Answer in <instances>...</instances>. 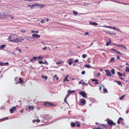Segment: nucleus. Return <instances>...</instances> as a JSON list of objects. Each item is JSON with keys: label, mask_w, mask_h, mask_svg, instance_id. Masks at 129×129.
<instances>
[{"label": "nucleus", "mask_w": 129, "mask_h": 129, "mask_svg": "<svg viewBox=\"0 0 129 129\" xmlns=\"http://www.w3.org/2000/svg\"><path fill=\"white\" fill-rule=\"evenodd\" d=\"M8 39L9 41L15 42H22L24 40L23 39L18 38L15 34L11 35Z\"/></svg>", "instance_id": "1"}, {"label": "nucleus", "mask_w": 129, "mask_h": 129, "mask_svg": "<svg viewBox=\"0 0 129 129\" xmlns=\"http://www.w3.org/2000/svg\"><path fill=\"white\" fill-rule=\"evenodd\" d=\"M9 12H2L1 13L0 18H6L10 15Z\"/></svg>", "instance_id": "2"}, {"label": "nucleus", "mask_w": 129, "mask_h": 129, "mask_svg": "<svg viewBox=\"0 0 129 129\" xmlns=\"http://www.w3.org/2000/svg\"><path fill=\"white\" fill-rule=\"evenodd\" d=\"M99 124V126L100 127H101L99 128V127H96L95 129H107L108 128H109V126H108L107 124Z\"/></svg>", "instance_id": "3"}, {"label": "nucleus", "mask_w": 129, "mask_h": 129, "mask_svg": "<svg viewBox=\"0 0 129 129\" xmlns=\"http://www.w3.org/2000/svg\"><path fill=\"white\" fill-rule=\"evenodd\" d=\"M43 104L46 107H49L50 106H55V104L48 102H45Z\"/></svg>", "instance_id": "4"}, {"label": "nucleus", "mask_w": 129, "mask_h": 129, "mask_svg": "<svg viewBox=\"0 0 129 129\" xmlns=\"http://www.w3.org/2000/svg\"><path fill=\"white\" fill-rule=\"evenodd\" d=\"M79 94L81 95L83 97L86 98V92L84 91H82L79 93Z\"/></svg>", "instance_id": "5"}, {"label": "nucleus", "mask_w": 129, "mask_h": 129, "mask_svg": "<svg viewBox=\"0 0 129 129\" xmlns=\"http://www.w3.org/2000/svg\"><path fill=\"white\" fill-rule=\"evenodd\" d=\"M105 71L106 72V75L107 76H112L110 74V71L109 70H105Z\"/></svg>", "instance_id": "6"}, {"label": "nucleus", "mask_w": 129, "mask_h": 129, "mask_svg": "<svg viewBox=\"0 0 129 129\" xmlns=\"http://www.w3.org/2000/svg\"><path fill=\"white\" fill-rule=\"evenodd\" d=\"M16 107H13L10 110V112L11 113H12L13 112L16 110Z\"/></svg>", "instance_id": "7"}, {"label": "nucleus", "mask_w": 129, "mask_h": 129, "mask_svg": "<svg viewBox=\"0 0 129 129\" xmlns=\"http://www.w3.org/2000/svg\"><path fill=\"white\" fill-rule=\"evenodd\" d=\"M80 101L81 104H80L81 106L85 104V100L84 99L80 100Z\"/></svg>", "instance_id": "8"}, {"label": "nucleus", "mask_w": 129, "mask_h": 129, "mask_svg": "<svg viewBox=\"0 0 129 129\" xmlns=\"http://www.w3.org/2000/svg\"><path fill=\"white\" fill-rule=\"evenodd\" d=\"M35 121H33V122L34 123ZM36 122H37V126H43L44 125H46V123H45L44 124H39V123L40 122V121H36Z\"/></svg>", "instance_id": "9"}, {"label": "nucleus", "mask_w": 129, "mask_h": 129, "mask_svg": "<svg viewBox=\"0 0 129 129\" xmlns=\"http://www.w3.org/2000/svg\"><path fill=\"white\" fill-rule=\"evenodd\" d=\"M104 31L106 32L107 34H109V35H115V32L114 33H111L110 31H109L105 30Z\"/></svg>", "instance_id": "10"}, {"label": "nucleus", "mask_w": 129, "mask_h": 129, "mask_svg": "<svg viewBox=\"0 0 129 129\" xmlns=\"http://www.w3.org/2000/svg\"><path fill=\"white\" fill-rule=\"evenodd\" d=\"M28 109L27 108H26V110H28V109L29 110H33L34 109V107L33 106H29L28 107Z\"/></svg>", "instance_id": "11"}, {"label": "nucleus", "mask_w": 129, "mask_h": 129, "mask_svg": "<svg viewBox=\"0 0 129 129\" xmlns=\"http://www.w3.org/2000/svg\"><path fill=\"white\" fill-rule=\"evenodd\" d=\"M32 36L34 37H37L39 38L40 37V36L36 34H34L32 35Z\"/></svg>", "instance_id": "12"}, {"label": "nucleus", "mask_w": 129, "mask_h": 129, "mask_svg": "<svg viewBox=\"0 0 129 129\" xmlns=\"http://www.w3.org/2000/svg\"><path fill=\"white\" fill-rule=\"evenodd\" d=\"M73 63V62L71 59H69L68 60V63L69 65H71Z\"/></svg>", "instance_id": "13"}, {"label": "nucleus", "mask_w": 129, "mask_h": 129, "mask_svg": "<svg viewBox=\"0 0 129 129\" xmlns=\"http://www.w3.org/2000/svg\"><path fill=\"white\" fill-rule=\"evenodd\" d=\"M90 24L91 25H92L94 26H97L98 25L97 23L95 22H90Z\"/></svg>", "instance_id": "14"}, {"label": "nucleus", "mask_w": 129, "mask_h": 129, "mask_svg": "<svg viewBox=\"0 0 129 129\" xmlns=\"http://www.w3.org/2000/svg\"><path fill=\"white\" fill-rule=\"evenodd\" d=\"M108 124L109 125H115V123H113V121H107Z\"/></svg>", "instance_id": "15"}, {"label": "nucleus", "mask_w": 129, "mask_h": 129, "mask_svg": "<svg viewBox=\"0 0 129 129\" xmlns=\"http://www.w3.org/2000/svg\"><path fill=\"white\" fill-rule=\"evenodd\" d=\"M109 41L106 43V46H108L109 44L110 45L111 42V41L110 38L109 39Z\"/></svg>", "instance_id": "16"}, {"label": "nucleus", "mask_w": 129, "mask_h": 129, "mask_svg": "<svg viewBox=\"0 0 129 129\" xmlns=\"http://www.w3.org/2000/svg\"><path fill=\"white\" fill-rule=\"evenodd\" d=\"M19 81L18 82L16 83V84H17L18 83H21L23 82V81L22 80L21 78H20L19 79Z\"/></svg>", "instance_id": "17"}, {"label": "nucleus", "mask_w": 129, "mask_h": 129, "mask_svg": "<svg viewBox=\"0 0 129 129\" xmlns=\"http://www.w3.org/2000/svg\"><path fill=\"white\" fill-rule=\"evenodd\" d=\"M98 81V80L97 79H92V81L93 82L94 81H96V82H95L94 83V84H99V83L98 82H97L96 81Z\"/></svg>", "instance_id": "18"}, {"label": "nucleus", "mask_w": 129, "mask_h": 129, "mask_svg": "<svg viewBox=\"0 0 129 129\" xmlns=\"http://www.w3.org/2000/svg\"><path fill=\"white\" fill-rule=\"evenodd\" d=\"M71 126L72 127H74L76 126V124L74 122L71 123Z\"/></svg>", "instance_id": "19"}, {"label": "nucleus", "mask_w": 129, "mask_h": 129, "mask_svg": "<svg viewBox=\"0 0 129 129\" xmlns=\"http://www.w3.org/2000/svg\"><path fill=\"white\" fill-rule=\"evenodd\" d=\"M9 118V117H6L2 119H0V121H3L7 120Z\"/></svg>", "instance_id": "20"}, {"label": "nucleus", "mask_w": 129, "mask_h": 129, "mask_svg": "<svg viewBox=\"0 0 129 129\" xmlns=\"http://www.w3.org/2000/svg\"><path fill=\"white\" fill-rule=\"evenodd\" d=\"M6 46V45H1L0 47V49H4L5 47Z\"/></svg>", "instance_id": "21"}, {"label": "nucleus", "mask_w": 129, "mask_h": 129, "mask_svg": "<svg viewBox=\"0 0 129 129\" xmlns=\"http://www.w3.org/2000/svg\"><path fill=\"white\" fill-rule=\"evenodd\" d=\"M103 90L106 93H108V91L107 90V89L105 88V86L104 85H103Z\"/></svg>", "instance_id": "22"}, {"label": "nucleus", "mask_w": 129, "mask_h": 129, "mask_svg": "<svg viewBox=\"0 0 129 129\" xmlns=\"http://www.w3.org/2000/svg\"><path fill=\"white\" fill-rule=\"evenodd\" d=\"M75 92V91L74 90L71 91L69 89L68 90V93H74Z\"/></svg>", "instance_id": "23"}, {"label": "nucleus", "mask_w": 129, "mask_h": 129, "mask_svg": "<svg viewBox=\"0 0 129 129\" xmlns=\"http://www.w3.org/2000/svg\"><path fill=\"white\" fill-rule=\"evenodd\" d=\"M84 66L86 67H87L88 68H91V66L90 65H89L86 64Z\"/></svg>", "instance_id": "24"}, {"label": "nucleus", "mask_w": 129, "mask_h": 129, "mask_svg": "<svg viewBox=\"0 0 129 129\" xmlns=\"http://www.w3.org/2000/svg\"><path fill=\"white\" fill-rule=\"evenodd\" d=\"M120 47H121L122 48L126 50L127 49V48L124 46L121 45Z\"/></svg>", "instance_id": "25"}, {"label": "nucleus", "mask_w": 129, "mask_h": 129, "mask_svg": "<svg viewBox=\"0 0 129 129\" xmlns=\"http://www.w3.org/2000/svg\"><path fill=\"white\" fill-rule=\"evenodd\" d=\"M69 75H66V77L63 80V81L64 82L66 80H67V78L69 77Z\"/></svg>", "instance_id": "26"}, {"label": "nucleus", "mask_w": 129, "mask_h": 129, "mask_svg": "<svg viewBox=\"0 0 129 129\" xmlns=\"http://www.w3.org/2000/svg\"><path fill=\"white\" fill-rule=\"evenodd\" d=\"M125 96V95H124L122 96L121 97H120L119 98V99L120 100H123L124 97Z\"/></svg>", "instance_id": "27"}, {"label": "nucleus", "mask_w": 129, "mask_h": 129, "mask_svg": "<svg viewBox=\"0 0 129 129\" xmlns=\"http://www.w3.org/2000/svg\"><path fill=\"white\" fill-rule=\"evenodd\" d=\"M45 7V6L44 5V4H41V5H40V4L39 5V7H40L42 8V7Z\"/></svg>", "instance_id": "28"}, {"label": "nucleus", "mask_w": 129, "mask_h": 129, "mask_svg": "<svg viewBox=\"0 0 129 129\" xmlns=\"http://www.w3.org/2000/svg\"><path fill=\"white\" fill-rule=\"evenodd\" d=\"M73 12L75 15H77L78 14V12L74 11H73Z\"/></svg>", "instance_id": "29"}, {"label": "nucleus", "mask_w": 129, "mask_h": 129, "mask_svg": "<svg viewBox=\"0 0 129 129\" xmlns=\"http://www.w3.org/2000/svg\"><path fill=\"white\" fill-rule=\"evenodd\" d=\"M2 63L3 64H2V66H5L6 65H8L9 64V63L8 62H7L6 63H4V62H2Z\"/></svg>", "instance_id": "30"}, {"label": "nucleus", "mask_w": 129, "mask_h": 129, "mask_svg": "<svg viewBox=\"0 0 129 129\" xmlns=\"http://www.w3.org/2000/svg\"><path fill=\"white\" fill-rule=\"evenodd\" d=\"M110 62H114L115 61L114 58V57L110 59Z\"/></svg>", "instance_id": "31"}, {"label": "nucleus", "mask_w": 129, "mask_h": 129, "mask_svg": "<svg viewBox=\"0 0 129 129\" xmlns=\"http://www.w3.org/2000/svg\"><path fill=\"white\" fill-rule=\"evenodd\" d=\"M125 71L126 72H129V68L127 67H126Z\"/></svg>", "instance_id": "32"}, {"label": "nucleus", "mask_w": 129, "mask_h": 129, "mask_svg": "<svg viewBox=\"0 0 129 129\" xmlns=\"http://www.w3.org/2000/svg\"><path fill=\"white\" fill-rule=\"evenodd\" d=\"M63 62L62 61H59L58 62H57L56 63V64L57 65H58L60 64H61Z\"/></svg>", "instance_id": "33"}, {"label": "nucleus", "mask_w": 129, "mask_h": 129, "mask_svg": "<svg viewBox=\"0 0 129 129\" xmlns=\"http://www.w3.org/2000/svg\"><path fill=\"white\" fill-rule=\"evenodd\" d=\"M87 56V55L86 54H84L82 55V57L84 58H86Z\"/></svg>", "instance_id": "34"}, {"label": "nucleus", "mask_w": 129, "mask_h": 129, "mask_svg": "<svg viewBox=\"0 0 129 129\" xmlns=\"http://www.w3.org/2000/svg\"><path fill=\"white\" fill-rule=\"evenodd\" d=\"M42 77L43 78H44L45 80H46L47 79V77L46 76H42Z\"/></svg>", "instance_id": "35"}, {"label": "nucleus", "mask_w": 129, "mask_h": 129, "mask_svg": "<svg viewBox=\"0 0 129 129\" xmlns=\"http://www.w3.org/2000/svg\"><path fill=\"white\" fill-rule=\"evenodd\" d=\"M111 72L113 74H115L114 70V69H112L111 71Z\"/></svg>", "instance_id": "36"}, {"label": "nucleus", "mask_w": 129, "mask_h": 129, "mask_svg": "<svg viewBox=\"0 0 129 129\" xmlns=\"http://www.w3.org/2000/svg\"><path fill=\"white\" fill-rule=\"evenodd\" d=\"M113 45L114 46H117L120 47L121 45L120 44H113Z\"/></svg>", "instance_id": "37"}, {"label": "nucleus", "mask_w": 129, "mask_h": 129, "mask_svg": "<svg viewBox=\"0 0 129 129\" xmlns=\"http://www.w3.org/2000/svg\"><path fill=\"white\" fill-rule=\"evenodd\" d=\"M39 4H33V7L34 6H38V7H39Z\"/></svg>", "instance_id": "38"}, {"label": "nucleus", "mask_w": 129, "mask_h": 129, "mask_svg": "<svg viewBox=\"0 0 129 129\" xmlns=\"http://www.w3.org/2000/svg\"><path fill=\"white\" fill-rule=\"evenodd\" d=\"M33 59H34V60H36V59H38V57L34 56L33 57Z\"/></svg>", "instance_id": "39"}, {"label": "nucleus", "mask_w": 129, "mask_h": 129, "mask_svg": "<svg viewBox=\"0 0 129 129\" xmlns=\"http://www.w3.org/2000/svg\"><path fill=\"white\" fill-rule=\"evenodd\" d=\"M25 1H27L28 2H32L34 1H37L38 0H24Z\"/></svg>", "instance_id": "40"}, {"label": "nucleus", "mask_w": 129, "mask_h": 129, "mask_svg": "<svg viewBox=\"0 0 129 129\" xmlns=\"http://www.w3.org/2000/svg\"><path fill=\"white\" fill-rule=\"evenodd\" d=\"M117 73L119 75V76H122V74L121 73H120L119 72H117Z\"/></svg>", "instance_id": "41"}, {"label": "nucleus", "mask_w": 129, "mask_h": 129, "mask_svg": "<svg viewBox=\"0 0 129 129\" xmlns=\"http://www.w3.org/2000/svg\"><path fill=\"white\" fill-rule=\"evenodd\" d=\"M116 52L119 55H122V53H120L119 51H117Z\"/></svg>", "instance_id": "42"}, {"label": "nucleus", "mask_w": 129, "mask_h": 129, "mask_svg": "<svg viewBox=\"0 0 129 129\" xmlns=\"http://www.w3.org/2000/svg\"><path fill=\"white\" fill-rule=\"evenodd\" d=\"M104 27H106L108 28H111L112 26H104Z\"/></svg>", "instance_id": "43"}, {"label": "nucleus", "mask_w": 129, "mask_h": 129, "mask_svg": "<svg viewBox=\"0 0 129 129\" xmlns=\"http://www.w3.org/2000/svg\"><path fill=\"white\" fill-rule=\"evenodd\" d=\"M28 5L29 7H30L31 8H32L33 7V5H30L29 4H28Z\"/></svg>", "instance_id": "44"}, {"label": "nucleus", "mask_w": 129, "mask_h": 129, "mask_svg": "<svg viewBox=\"0 0 129 129\" xmlns=\"http://www.w3.org/2000/svg\"><path fill=\"white\" fill-rule=\"evenodd\" d=\"M54 77L56 78V79H57V80H58V78L57 77V76L56 75H55V76H54Z\"/></svg>", "instance_id": "45"}, {"label": "nucleus", "mask_w": 129, "mask_h": 129, "mask_svg": "<svg viewBox=\"0 0 129 129\" xmlns=\"http://www.w3.org/2000/svg\"><path fill=\"white\" fill-rule=\"evenodd\" d=\"M123 120V119L122 118L120 117L119 118L117 121H119L120 120Z\"/></svg>", "instance_id": "46"}, {"label": "nucleus", "mask_w": 129, "mask_h": 129, "mask_svg": "<svg viewBox=\"0 0 129 129\" xmlns=\"http://www.w3.org/2000/svg\"><path fill=\"white\" fill-rule=\"evenodd\" d=\"M101 74H100V73H98L97 75V77H99L100 75Z\"/></svg>", "instance_id": "47"}, {"label": "nucleus", "mask_w": 129, "mask_h": 129, "mask_svg": "<svg viewBox=\"0 0 129 129\" xmlns=\"http://www.w3.org/2000/svg\"><path fill=\"white\" fill-rule=\"evenodd\" d=\"M20 31L22 33H26V31L25 30H21Z\"/></svg>", "instance_id": "48"}, {"label": "nucleus", "mask_w": 129, "mask_h": 129, "mask_svg": "<svg viewBox=\"0 0 129 129\" xmlns=\"http://www.w3.org/2000/svg\"><path fill=\"white\" fill-rule=\"evenodd\" d=\"M44 63L47 65L48 64V63L47 61H45L44 62L43 64Z\"/></svg>", "instance_id": "49"}, {"label": "nucleus", "mask_w": 129, "mask_h": 129, "mask_svg": "<svg viewBox=\"0 0 129 129\" xmlns=\"http://www.w3.org/2000/svg\"><path fill=\"white\" fill-rule=\"evenodd\" d=\"M78 59H76L74 61V62L75 63H76L77 62H78Z\"/></svg>", "instance_id": "50"}, {"label": "nucleus", "mask_w": 129, "mask_h": 129, "mask_svg": "<svg viewBox=\"0 0 129 129\" xmlns=\"http://www.w3.org/2000/svg\"><path fill=\"white\" fill-rule=\"evenodd\" d=\"M38 59L39 60H41L42 59V57H41L40 56H39V57H38Z\"/></svg>", "instance_id": "51"}, {"label": "nucleus", "mask_w": 129, "mask_h": 129, "mask_svg": "<svg viewBox=\"0 0 129 129\" xmlns=\"http://www.w3.org/2000/svg\"><path fill=\"white\" fill-rule=\"evenodd\" d=\"M85 73V72L84 71H83L81 73V74L82 75H84Z\"/></svg>", "instance_id": "52"}, {"label": "nucleus", "mask_w": 129, "mask_h": 129, "mask_svg": "<svg viewBox=\"0 0 129 129\" xmlns=\"http://www.w3.org/2000/svg\"><path fill=\"white\" fill-rule=\"evenodd\" d=\"M39 63L40 64H43V62L42 61H38Z\"/></svg>", "instance_id": "53"}, {"label": "nucleus", "mask_w": 129, "mask_h": 129, "mask_svg": "<svg viewBox=\"0 0 129 129\" xmlns=\"http://www.w3.org/2000/svg\"><path fill=\"white\" fill-rule=\"evenodd\" d=\"M115 30H117V31H119V32H121V31L119 29H118L117 28H116Z\"/></svg>", "instance_id": "54"}, {"label": "nucleus", "mask_w": 129, "mask_h": 129, "mask_svg": "<svg viewBox=\"0 0 129 129\" xmlns=\"http://www.w3.org/2000/svg\"><path fill=\"white\" fill-rule=\"evenodd\" d=\"M70 94L69 93H68L66 95V97L67 98V97H68L70 95Z\"/></svg>", "instance_id": "55"}, {"label": "nucleus", "mask_w": 129, "mask_h": 129, "mask_svg": "<svg viewBox=\"0 0 129 129\" xmlns=\"http://www.w3.org/2000/svg\"><path fill=\"white\" fill-rule=\"evenodd\" d=\"M111 28L115 30L116 28L115 27H112V26Z\"/></svg>", "instance_id": "56"}, {"label": "nucleus", "mask_w": 129, "mask_h": 129, "mask_svg": "<svg viewBox=\"0 0 129 129\" xmlns=\"http://www.w3.org/2000/svg\"><path fill=\"white\" fill-rule=\"evenodd\" d=\"M66 99H67V98H66V97L64 99V102L66 103L67 104H68L67 103V102L66 101Z\"/></svg>", "instance_id": "57"}, {"label": "nucleus", "mask_w": 129, "mask_h": 129, "mask_svg": "<svg viewBox=\"0 0 129 129\" xmlns=\"http://www.w3.org/2000/svg\"><path fill=\"white\" fill-rule=\"evenodd\" d=\"M117 83L119 85H121V83L120 82L118 81V82H117Z\"/></svg>", "instance_id": "58"}, {"label": "nucleus", "mask_w": 129, "mask_h": 129, "mask_svg": "<svg viewBox=\"0 0 129 129\" xmlns=\"http://www.w3.org/2000/svg\"><path fill=\"white\" fill-rule=\"evenodd\" d=\"M99 88H100V89H101V88H102V85H99Z\"/></svg>", "instance_id": "59"}, {"label": "nucleus", "mask_w": 129, "mask_h": 129, "mask_svg": "<svg viewBox=\"0 0 129 129\" xmlns=\"http://www.w3.org/2000/svg\"><path fill=\"white\" fill-rule=\"evenodd\" d=\"M77 126L78 127H80V124L79 123L77 124Z\"/></svg>", "instance_id": "60"}, {"label": "nucleus", "mask_w": 129, "mask_h": 129, "mask_svg": "<svg viewBox=\"0 0 129 129\" xmlns=\"http://www.w3.org/2000/svg\"><path fill=\"white\" fill-rule=\"evenodd\" d=\"M35 32H36V31L35 30H33L31 31V33H35Z\"/></svg>", "instance_id": "61"}, {"label": "nucleus", "mask_w": 129, "mask_h": 129, "mask_svg": "<svg viewBox=\"0 0 129 129\" xmlns=\"http://www.w3.org/2000/svg\"><path fill=\"white\" fill-rule=\"evenodd\" d=\"M46 47L45 46L44 48H43V50H45L46 49Z\"/></svg>", "instance_id": "62"}, {"label": "nucleus", "mask_w": 129, "mask_h": 129, "mask_svg": "<svg viewBox=\"0 0 129 129\" xmlns=\"http://www.w3.org/2000/svg\"><path fill=\"white\" fill-rule=\"evenodd\" d=\"M112 50H113V51H116H116H117L116 50V49H112Z\"/></svg>", "instance_id": "63"}, {"label": "nucleus", "mask_w": 129, "mask_h": 129, "mask_svg": "<svg viewBox=\"0 0 129 129\" xmlns=\"http://www.w3.org/2000/svg\"><path fill=\"white\" fill-rule=\"evenodd\" d=\"M41 22L42 23H43L44 22V20H42L41 21Z\"/></svg>", "instance_id": "64"}]
</instances>
